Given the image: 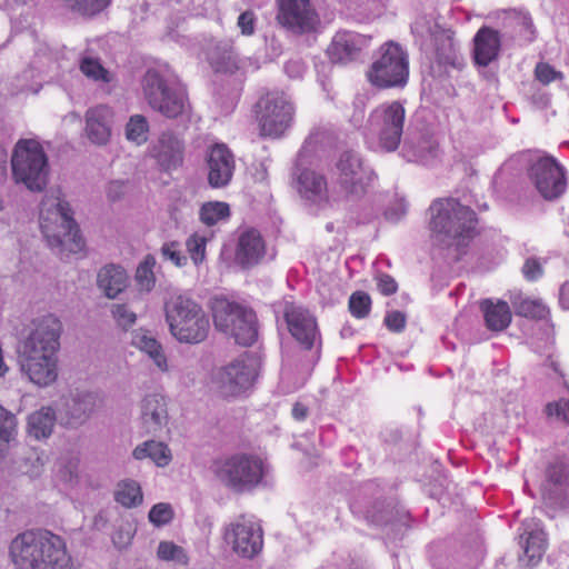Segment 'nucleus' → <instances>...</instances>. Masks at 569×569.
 <instances>
[{
    "label": "nucleus",
    "mask_w": 569,
    "mask_h": 569,
    "mask_svg": "<svg viewBox=\"0 0 569 569\" xmlns=\"http://www.w3.org/2000/svg\"><path fill=\"white\" fill-rule=\"evenodd\" d=\"M62 325L59 318L48 313L32 321L29 336L20 348L22 370L37 386L46 387L57 380Z\"/></svg>",
    "instance_id": "f257e3e1"
},
{
    "label": "nucleus",
    "mask_w": 569,
    "mask_h": 569,
    "mask_svg": "<svg viewBox=\"0 0 569 569\" xmlns=\"http://www.w3.org/2000/svg\"><path fill=\"white\" fill-rule=\"evenodd\" d=\"M16 569H71L72 558L61 536L47 529H31L10 543Z\"/></svg>",
    "instance_id": "f03ea898"
},
{
    "label": "nucleus",
    "mask_w": 569,
    "mask_h": 569,
    "mask_svg": "<svg viewBox=\"0 0 569 569\" xmlns=\"http://www.w3.org/2000/svg\"><path fill=\"white\" fill-rule=\"evenodd\" d=\"M429 210L430 229L439 244L463 254L479 234L477 213L453 198L436 199Z\"/></svg>",
    "instance_id": "7ed1b4c3"
},
{
    "label": "nucleus",
    "mask_w": 569,
    "mask_h": 569,
    "mask_svg": "<svg viewBox=\"0 0 569 569\" xmlns=\"http://www.w3.org/2000/svg\"><path fill=\"white\" fill-rule=\"evenodd\" d=\"M72 216L70 204L62 199L60 190L46 194L40 208V228L48 244L59 248L62 258L79 253L84 248V240Z\"/></svg>",
    "instance_id": "20e7f679"
},
{
    "label": "nucleus",
    "mask_w": 569,
    "mask_h": 569,
    "mask_svg": "<svg viewBox=\"0 0 569 569\" xmlns=\"http://www.w3.org/2000/svg\"><path fill=\"white\" fill-rule=\"evenodd\" d=\"M148 104L168 119L188 116L191 104L187 89L156 69H149L141 80Z\"/></svg>",
    "instance_id": "39448f33"
},
{
    "label": "nucleus",
    "mask_w": 569,
    "mask_h": 569,
    "mask_svg": "<svg viewBox=\"0 0 569 569\" xmlns=\"http://www.w3.org/2000/svg\"><path fill=\"white\" fill-rule=\"evenodd\" d=\"M166 318L171 335L180 342L198 345L210 331V320L202 308L184 296L172 297L166 303Z\"/></svg>",
    "instance_id": "423d86ee"
},
{
    "label": "nucleus",
    "mask_w": 569,
    "mask_h": 569,
    "mask_svg": "<svg viewBox=\"0 0 569 569\" xmlns=\"http://www.w3.org/2000/svg\"><path fill=\"white\" fill-rule=\"evenodd\" d=\"M366 78L377 89L403 88L409 80L408 52L398 42H385L366 71Z\"/></svg>",
    "instance_id": "0eeeda50"
},
{
    "label": "nucleus",
    "mask_w": 569,
    "mask_h": 569,
    "mask_svg": "<svg viewBox=\"0 0 569 569\" xmlns=\"http://www.w3.org/2000/svg\"><path fill=\"white\" fill-rule=\"evenodd\" d=\"M296 108L282 91H269L254 104V118L261 138L279 139L291 128Z\"/></svg>",
    "instance_id": "6e6552de"
},
{
    "label": "nucleus",
    "mask_w": 569,
    "mask_h": 569,
    "mask_svg": "<svg viewBox=\"0 0 569 569\" xmlns=\"http://www.w3.org/2000/svg\"><path fill=\"white\" fill-rule=\"evenodd\" d=\"M12 174L31 191H41L47 184L48 159L39 141L21 139L11 157Z\"/></svg>",
    "instance_id": "1a4fd4ad"
},
{
    "label": "nucleus",
    "mask_w": 569,
    "mask_h": 569,
    "mask_svg": "<svg viewBox=\"0 0 569 569\" xmlns=\"http://www.w3.org/2000/svg\"><path fill=\"white\" fill-rule=\"evenodd\" d=\"M216 476L237 492L250 491L258 487L264 477V462L251 453H234L214 463Z\"/></svg>",
    "instance_id": "9d476101"
},
{
    "label": "nucleus",
    "mask_w": 569,
    "mask_h": 569,
    "mask_svg": "<svg viewBox=\"0 0 569 569\" xmlns=\"http://www.w3.org/2000/svg\"><path fill=\"white\" fill-rule=\"evenodd\" d=\"M213 322L218 330L230 333L243 347L252 346L258 339V322L253 310L221 299L212 308Z\"/></svg>",
    "instance_id": "9b49d317"
},
{
    "label": "nucleus",
    "mask_w": 569,
    "mask_h": 569,
    "mask_svg": "<svg viewBox=\"0 0 569 569\" xmlns=\"http://www.w3.org/2000/svg\"><path fill=\"white\" fill-rule=\"evenodd\" d=\"M223 540L238 557L253 559L263 549V530L257 520L241 515L224 527Z\"/></svg>",
    "instance_id": "f8f14e48"
},
{
    "label": "nucleus",
    "mask_w": 569,
    "mask_h": 569,
    "mask_svg": "<svg viewBox=\"0 0 569 569\" xmlns=\"http://www.w3.org/2000/svg\"><path fill=\"white\" fill-rule=\"evenodd\" d=\"M337 183L347 196L362 197L376 179L373 170L361 157L351 151L342 152L337 162Z\"/></svg>",
    "instance_id": "ddd939ff"
},
{
    "label": "nucleus",
    "mask_w": 569,
    "mask_h": 569,
    "mask_svg": "<svg viewBox=\"0 0 569 569\" xmlns=\"http://www.w3.org/2000/svg\"><path fill=\"white\" fill-rule=\"evenodd\" d=\"M378 126L379 146L388 152L398 149L406 118L405 107L400 101L380 104L372 113Z\"/></svg>",
    "instance_id": "4468645a"
},
{
    "label": "nucleus",
    "mask_w": 569,
    "mask_h": 569,
    "mask_svg": "<svg viewBox=\"0 0 569 569\" xmlns=\"http://www.w3.org/2000/svg\"><path fill=\"white\" fill-rule=\"evenodd\" d=\"M257 377L251 358L244 353L222 367L216 375V382L223 398L237 397L252 387Z\"/></svg>",
    "instance_id": "2eb2a0df"
},
{
    "label": "nucleus",
    "mask_w": 569,
    "mask_h": 569,
    "mask_svg": "<svg viewBox=\"0 0 569 569\" xmlns=\"http://www.w3.org/2000/svg\"><path fill=\"white\" fill-rule=\"evenodd\" d=\"M278 23L295 33L313 31L319 16L311 0H276Z\"/></svg>",
    "instance_id": "dca6fc26"
},
{
    "label": "nucleus",
    "mask_w": 569,
    "mask_h": 569,
    "mask_svg": "<svg viewBox=\"0 0 569 569\" xmlns=\"http://www.w3.org/2000/svg\"><path fill=\"white\" fill-rule=\"evenodd\" d=\"M530 179L547 201L560 198L567 189L565 169L551 157L539 159L530 168Z\"/></svg>",
    "instance_id": "f3484780"
},
{
    "label": "nucleus",
    "mask_w": 569,
    "mask_h": 569,
    "mask_svg": "<svg viewBox=\"0 0 569 569\" xmlns=\"http://www.w3.org/2000/svg\"><path fill=\"white\" fill-rule=\"evenodd\" d=\"M208 182L212 188L230 183L236 168L234 156L224 143L213 144L208 152Z\"/></svg>",
    "instance_id": "a211bd4d"
},
{
    "label": "nucleus",
    "mask_w": 569,
    "mask_h": 569,
    "mask_svg": "<svg viewBox=\"0 0 569 569\" xmlns=\"http://www.w3.org/2000/svg\"><path fill=\"white\" fill-rule=\"evenodd\" d=\"M284 319L292 337L300 345L310 350L315 345L317 335L316 319L307 311L293 305H288L284 309Z\"/></svg>",
    "instance_id": "6ab92c4d"
},
{
    "label": "nucleus",
    "mask_w": 569,
    "mask_h": 569,
    "mask_svg": "<svg viewBox=\"0 0 569 569\" xmlns=\"http://www.w3.org/2000/svg\"><path fill=\"white\" fill-rule=\"evenodd\" d=\"M204 56L216 73L233 74L240 69V59L231 41L221 40L208 44Z\"/></svg>",
    "instance_id": "aec40b11"
},
{
    "label": "nucleus",
    "mask_w": 569,
    "mask_h": 569,
    "mask_svg": "<svg viewBox=\"0 0 569 569\" xmlns=\"http://www.w3.org/2000/svg\"><path fill=\"white\" fill-rule=\"evenodd\" d=\"M112 109L107 104H98L86 112V133L96 144H106L111 137Z\"/></svg>",
    "instance_id": "412c9836"
},
{
    "label": "nucleus",
    "mask_w": 569,
    "mask_h": 569,
    "mask_svg": "<svg viewBox=\"0 0 569 569\" xmlns=\"http://www.w3.org/2000/svg\"><path fill=\"white\" fill-rule=\"evenodd\" d=\"M367 44L368 39L365 36L349 31L338 32L328 48V54L333 62L346 63L356 59Z\"/></svg>",
    "instance_id": "4be33fe9"
},
{
    "label": "nucleus",
    "mask_w": 569,
    "mask_h": 569,
    "mask_svg": "<svg viewBox=\"0 0 569 569\" xmlns=\"http://www.w3.org/2000/svg\"><path fill=\"white\" fill-rule=\"evenodd\" d=\"M299 194L317 204L329 202V189L325 174L311 169L302 170L297 178Z\"/></svg>",
    "instance_id": "5701e85b"
},
{
    "label": "nucleus",
    "mask_w": 569,
    "mask_h": 569,
    "mask_svg": "<svg viewBox=\"0 0 569 569\" xmlns=\"http://www.w3.org/2000/svg\"><path fill=\"white\" fill-rule=\"evenodd\" d=\"M264 253L266 244L258 230L248 229L240 234L236 258L243 268H250L258 264Z\"/></svg>",
    "instance_id": "b1692460"
},
{
    "label": "nucleus",
    "mask_w": 569,
    "mask_h": 569,
    "mask_svg": "<svg viewBox=\"0 0 569 569\" xmlns=\"http://www.w3.org/2000/svg\"><path fill=\"white\" fill-rule=\"evenodd\" d=\"M473 44L475 62L487 67L498 58L501 47L500 33L490 27H481L473 38Z\"/></svg>",
    "instance_id": "393cba45"
},
{
    "label": "nucleus",
    "mask_w": 569,
    "mask_h": 569,
    "mask_svg": "<svg viewBox=\"0 0 569 569\" xmlns=\"http://www.w3.org/2000/svg\"><path fill=\"white\" fill-rule=\"evenodd\" d=\"M167 403L162 396L150 395L142 401L141 422L147 433H157L167 423Z\"/></svg>",
    "instance_id": "a878e982"
},
{
    "label": "nucleus",
    "mask_w": 569,
    "mask_h": 569,
    "mask_svg": "<svg viewBox=\"0 0 569 569\" xmlns=\"http://www.w3.org/2000/svg\"><path fill=\"white\" fill-rule=\"evenodd\" d=\"M156 159L164 171L176 170L183 163V142L172 133L161 134Z\"/></svg>",
    "instance_id": "bb28decb"
},
{
    "label": "nucleus",
    "mask_w": 569,
    "mask_h": 569,
    "mask_svg": "<svg viewBox=\"0 0 569 569\" xmlns=\"http://www.w3.org/2000/svg\"><path fill=\"white\" fill-rule=\"evenodd\" d=\"M98 403L97 396L90 392L77 393L64 400L63 410L66 413V423L77 426L86 421Z\"/></svg>",
    "instance_id": "cd10ccee"
},
{
    "label": "nucleus",
    "mask_w": 569,
    "mask_h": 569,
    "mask_svg": "<svg viewBox=\"0 0 569 569\" xmlns=\"http://www.w3.org/2000/svg\"><path fill=\"white\" fill-rule=\"evenodd\" d=\"M480 309L483 313L486 327L490 331L500 332L510 326L512 313L508 302L485 299L480 302Z\"/></svg>",
    "instance_id": "c85d7f7f"
},
{
    "label": "nucleus",
    "mask_w": 569,
    "mask_h": 569,
    "mask_svg": "<svg viewBox=\"0 0 569 569\" xmlns=\"http://www.w3.org/2000/svg\"><path fill=\"white\" fill-rule=\"evenodd\" d=\"M127 282L128 276L121 266L107 264L98 273V286L108 298H116Z\"/></svg>",
    "instance_id": "c756f323"
},
{
    "label": "nucleus",
    "mask_w": 569,
    "mask_h": 569,
    "mask_svg": "<svg viewBox=\"0 0 569 569\" xmlns=\"http://www.w3.org/2000/svg\"><path fill=\"white\" fill-rule=\"evenodd\" d=\"M54 421L56 415L52 408L43 407L29 416V433L36 439L47 438L51 435Z\"/></svg>",
    "instance_id": "7c9ffc66"
},
{
    "label": "nucleus",
    "mask_w": 569,
    "mask_h": 569,
    "mask_svg": "<svg viewBox=\"0 0 569 569\" xmlns=\"http://www.w3.org/2000/svg\"><path fill=\"white\" fill-rule=\"evenodd\" d=\"M114 500L124 508H136L143 501L140 485L132 479L118 482L114 491Z\"/></svg>",
    "instance_id": "2f4dec72"
},
{
    "label": "nucleus",
    "mask_w": 569,
    "mask_h": 569,
    "mask_svg": "<svg viewBox=\"0 0 569 569\" xmlns=\"http://www.w3.org/2000/svg\"><path fill=\"white\" fill-rule=\"evenodd\" d=\"M133 457L138 460L150 458L157 466L164 467L171 460V453L167 445L163 442L146 441L143 445L136 447Z\"/></svg>",
    "instance_id": "473e14b6"
},
{
    "label": "nucleus",
    "mask_w": 569,
    "mask_h": 569,
    "mask_svg": "<svg viewBox=\"0 0 569 569\" xmlns=\"http://www.w3.org/2000/svg\"><path fill=\"white\" fill-rule=\"evenodd\" d=\"M132 343L144 351L161 371L168 370L167 358L161 345L152 337L138 332L133 336Z\"/></svg>",
    "instance_id": "72a5a7b5"
},
{
    "label": "nucleus",
    "mask_w": 569,
    "mask_h": 569,
    "mask_svg": "<svg viewBox=\"0 0 569 569\" xmlns=\"http://www.w3.org/2000/svg\"><path fill=\"white\" fill-rule=\"evenodd\" d=\"M512 305L516 315L523 318L545 320L550 316L549 308L543 303L541 299L519 297L512 301Z\"/></svg>",
    "instance_id": "f704fd0d"
},
{
    "label": "nucleus",
    "mask_w": 569,
    "mask_h": 569,
    "mask_svg": "<svg viewBox=\"0 0 569 569\" xmlns=\"http://www.w3.org/2000/svg\"><path fill=\"white\" fill-rule=\"evenodd\" d=\"M230 217V207L223 201L204 202L199 210V219L207 227H212Z\"/></svg>",
    "instance_id": "c9c22d12"
},
{
    "label": "nucleus",
    "mask_w": 569,
    "mask_h": 569,
    "mask_svg": "<svg viewBox=\"0 0 569 569\" xmlns=\"http://www.w3.org/2000/svg\"><path fill=\"white\" fill-rule=\"evenodd\" d=\"M372 309V300L369 293L362 290L352 292L348 300L350 315L358 320L369 317Z\"/></svg>",
    "instance_id": "e433bc0d"
},
{
    "label": "nucleus",
    "mask_w": 569,
    "mask_h": 569,
    "mask_svg": "<svg viewBox=\"0 0 569 569\" xmlns=\"http://www.w3.org/2000/svg\"><path fill=\"white\" fill-rule=\"evenodd\" d=\"M149 124L144 116L134 114L126 124V138L138 146L148 140Z\"/></svg>",
    "instance_id": "4c0bfd02"
},
{
    "label": "nucleus",
    "mask_w": 569,
    "mask_h": 569,
    "mask_svg": "<svg viewBox=\"0 0 569 569\" xmlns=\"http://www.w3.org/2000/svg\"><path fill=\"white\" fill-rule=\"evenodd\" d=\"M80 71L93 81L109 83L112 81L111 73L101 64L99 59L84 57L80 61Z\"/></svg>",
    "instance_id": "58836bf2"
},
{
    "label": "nucleus",
    "mask_w": 569,
    "mask_h": 569,
    "mask_svg": "<svg viewBox=\"0 0 569 569\" xmlns=\"http://www.w3.org/2000/svg\"><path fill=\"white\" fill-rule=\"evenodd\" d=\"M157 557L162 561H173L181 566L189 563V556L186 550L172 541H160L157 549Z\"/></svg>",
    "instance_id": "ea45409f"
},
{
    "label": "nucleus",
    "mask_w": 569,
    "mask_h": 569,
    "mask_svg": "<svg viewBox=\"0 0 569 569\" xmlns=\"http://www.w3.org/2000/svg\"><path fill=\"white\" fill-rule=\"evenodd\" d=\"M156 259L148 254L144 260L138 266L136 272V281L141 290L150 291L154 286L153 268Z\"/></svg>",
    "instance_id": "a19ab883"
},
{
    "label": "nucleus",
    "mask_w": 569,
    "mask_h": 569,
    "mask_svg": "<svg viewBox=\"0 0 569 569\" xmlns=\"http://www.w3.org/2000/svg\"><path fill=\"white\" fill-rule=\"evenodd\" d=\"M547 541L543 531H532L526 538L525 555L529 561L539 560L545 550Z\"/></svg>",
    "instance_id": "79ce46f5"
},
{
    "label": "nucleus",
    "mask_w": 569,
    "mask_h": 569,
    "mask_svg": "<svg viewBox=\"0 0 569 569\" xmlns=\"http://www.w3.org/2000/svg\"><path fill=\"white\" fill-rule=\"evenodd\" d=\"M207 242V237L199 233H193L187 239V251L194 264H200L203 262L206 258Z\"/></svg>",
    "instance_id": "37998d69"
},
{
    "label": "nucleus",
    "mask_w": 569,
    "mask_h": 569,
    "mask_svg": "<svg viewBox=\"0 0 569 569\" xmlns=\"http://www.w3.org/2000/svg\"><path fill=\"white\" fill-rule=\"evenodd\" d=\"M546 478L555 486L569 485V465L560 459L552 461L546 469Z\"/></svg>",
    "instance_id": "c03bdc74"
},
{
    "label": "nucleus",
    "mask_w": 569,
    "mask_h": 569,
    "mask_svg": "<svg viewBox=\"0 0 569 569\" xmlns=\"http://www.w3.org/2000/svg\"><path fill=\"white\" fill-rule=\"evenodd\" d=\"M17 420L14 415L0 406V447L7 446L16 432Z\"/></svg>",
    "instance_id": "a18cd8bd"
},
{
    "label": "nucleus",
    "mask_w": 569,
    "mask_h": 569,
    "mask_svg": "<svg viewBox=\"0 0 569 569\" xmlns=\"http://www.w3.org/2000/svg\"><path fill=\"white\" fill-rule=\"evenodd\" d=\"M174 511L170 503H156L149 511L148 519L156 527H162L171 522Z\"/></svg>",
    "instance_id": "49530a36"
},
{
    "label": "nucleus",
    "mask_w": 569,
    "mask_h": 569,
    "mask_svg": "<svg viewBox=\"0 0 569 569\" xmlns=\"http://www.w3.org/2000/svg\"><path fill=\"white\" fill-rule=\"evenodd\" d=\"M535 77L545 86L551 83L555 80L563 79V74L560 71H557L547 62H539L536 64Z\"/></svg>",
    "instance_id": "de8ad7c7"
},
{
    "label": "nucleus",
    "mask_w": 569,
    "mask_h": 569,
    "mask_svg": "<svg viewBox=\"0 0 569 569\" xmlns=\"http://www.w3.org/2000/svg\"><path fill=\"white\" fill-rule=\"evenodd\" d=\"M546 413L548 417H555L559 421L569 425V400L560 399L549 402L546 406Z\"/></svg>",
    "instance_id": "09e8293b"
},
{
    "label": "nucleus",
    "mask_w": 569,
    "mask_h": 569,
    "mask_svg": "<svg viewBox=\"0 0 569 569\" xmlns=\"http://www.w3.org/2000/svg\"><path fill=\"white\" fill-rule=\"evenodd\" d=\"M522 274L527 281L535 282L543 274V268L537 258H528L522 266Z\"/></svg>",
    "instance_id": "8fccbe9b"
},
{
    "label": "nucleus",
    "mask_w": 569,
    "mask_h": 569,
    "mask_svg": "<svg viewBox=\"0 0 569 569\" xmlns=\"http://www.w3.org/2000/svg\"><path fill=\"white\" fill-rule=\"evenodd\" d=\"M161 253L166 259L172 261L177 267H182L186 264L187 258L180 251L178 242L172 241L164 243L161 248Z\"/></svg>",
    "instance_id": "3c124183"
},
{
    "label": "nucleus",
    "mask_w": 569,
    "mask_h": 569,
    "mask_svg": "<svg viewBox=\"0 0 569 569\" xmlns=\"http://www.w3.org/2000/svg\"><path fill=\"white\" fill-rule=\"evenodd\" d=\"M113 318L122 328L131 327L136 322V313L130 311L126 305H117L112 309Z\"/></svg>",
    "instance_id": "603ef678"
},
{
    "label": "nucleus",
    "mask_w": 569,
    "mask_h": 569,
    "mask_svg": "<svg viewBox=\"0 0 569 569\" xmlns=\"http://www.w3.org/2000/svg\"><path fill=\"white\" fill-rule=\"evenodd\" d=\"M386 327L392 332H402L406 328V316L401 311L388 312L383 320Z\"/></svg>",
    "instance_id": "864d4df0"
},
{
    "label": "nucleus",
    "mask_w": 569,
    "mask_h": 569,
    "mask_svg": "<svg viewBox=\"0 0 569 569\" xmlns=\"http://www.w3.org/2000/svg\"><path fill=\"white\" fill-rule=\"evenodd\" d=\"M377 288L382 296H391L398 291V283L393 277L387 273L377 276Z\"/></svg>",
    "instance_id": "5fc2aeb1"
},
{
    "label": "nucleus",
    "mask_w": 569,
    "mask_h": 569,
    "mask_svg": "<svg viewBox=\"0 0 569 569\" xmlns=\"http://www.w3.org/2000/svg\"><path fill=\"white\" fill-rule=\"evenodd\" d=\"M256 17L252 11H244L238 18V27L243 36H251L254 32Z\"/></svg>",
    "instance_id": "6e6d98bb"
},
{
    "label": "nucleus",
    "mask_w": 569,
    "mask_h": 569,
    "mask_svg": "<svg viewBox=\"0 0 569 569\" xmlns=\"http://www.w3.org/2000/svg\"><path fill=\"white\" fill-rule=\"evenodd\" d=\"M126 192V186L121 181H111L107 187V197L110 201L119 200Z\"/></svg>",
    "instance_id": "4d7b16f0"
},
{
    "label": "nucleus",
    "mask_w": 569,
    "mask_h": 569,
    "mask_svg": "<svg viewBox=\"0 0 569 569\" xmlns=\"http://www.w3.org/2000/svg\"><path fill=\"white\" fill-rule=\"evenodd\" d=\"M307 416L308 408L301 402H296L292 407V417L298 421H302L307 418Z\"/></svg>",
    "instance_id": "13d9d810"
},
{
    "label": "nucleus",
    "mask_w": 569,
    "mask_h": 569,
    "mask_svg": "<svg viewBox=\"0 0 569 569\" xmlns=\"http://www.w3.org/2000/svg\"><path fill=\"white\" fill-rule=\"evenodd\" d=\"M559 302L563 309L569 310V282L560 287Z\"/></svg>",
    "instance_id": "bf43d9fd"
},
{
    "label": "nucleus",
    "mask_w": 569,
    "mask_h": 569,
    "mask_svg": "<svg viewBox=\"0 0 569 569\" xmlns=\"http://www.w3.org/2000/svg\"><path fill=\"white\" fill-rule=\"evenodd\" d=\"M7 159H8V152L7 150L0 146V167L3 168L4 164L7 163Z\"/></svg>",
    "instance_id": "052dcab7"
},
{
    "label": "nucleus",
    "mask_w": 569,
    "mask_h": 569,
    "mask_svg": "<svg viewBox=\"0 0 569 569\" xmlns=\"http://www.w3.org/2000/svg\"><path fill=\"white\" fill-rule=\"evenodd\" d=\"M446 40L448 42V50L451 52L455 50V41L452 34H447Z\"/></svg>",
    "instance_id": "680f3d73"
}]
</instances>
